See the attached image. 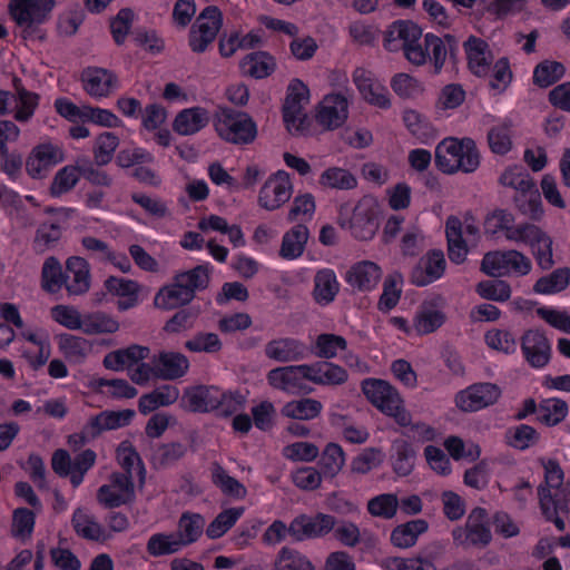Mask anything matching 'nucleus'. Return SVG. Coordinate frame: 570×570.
<instances>
[{
    "label": "nucleus",
    "mask_w": 570,
    "mask_h": 570,
    "mask_svg": "<svg viewBox=\"0 0 570 570\" xmlns=\"http://www.w3.org/2000/svg\"><path fill=\"white\" fill-rule=\"evenodd\" d=\"M544 469V481L538 487L539 505L544 519L553 522L559 531H563L566 523L561 514L569 513V501L564 493V473L554 459L540 460Z\"/></svg>",
    "instance_id": "f257e3e1"
},
{
    "label": "nucleus",
    "mask_w": 570,
    "mask_h": 570,
    "mask_svg": "<svg viewBox=\"0 0 570 570\" xmlns=\"http://www.w3.org/2000/svg\"><path fill=\"white\" fill-rule=\"evenodd\" d=\"M480 159L476 144L469 137L462 139L449 137L439 142L435 148V166L448 175L458 171L474 173L480 166Z\"/></svg>",
    "instance_id": "f03ea898"
},
{
    "label": "nucleus",
    "mask_w": 570,
    "mask_h": 570,
    "mask_svg": "<svg viewBox=\"0 0 570 570\" xmlns=\"http://www.w3.org/2000/svg\"><path fill=\"white\" fill-rule=\"evenodd\" d=\"M422 29L411 20L394 21L384 36V47L389 51L403 50L405 58L415 66L428 61V56L420 43Z\"/></svg>",
    "instance_id": "7ed1b4c3"
},
{
    "label": "nucleus",
    "mask_w": 570,
    "mask_h": 570,
    "mask_svg": "<svg viewBox=\"0 0 570 570\" xmlns=\"http://www.w3.org/2000/svg\"><path fill=\"white\" fill-rule=\"evenodd\" d=\"M214 127L222 139L236 145L250 144L257 136V127L253 118L246 112L232 108H219L216 111Z\"/></svg>",
    "instance_id": "20e7f679"
},
{
    "label": "nucleus",
    "mask_w": 570,
    "mask_h": 570,
    "mask_svg": "<svg viewBox=\"0 0 570 570\" xmlns=\"http://www.w3.org/2000/svg\"><path fill=\"white\" fill-rule=\"evenodd\" d=\"M453 542L463 549H484L492 541L489 513L484 508L476 507L469 513L464 525L452 530Z\"/></svg>",
    "instance_id": "39448f33"
},
{
    "label": "nucleus",
    "mask_w": 570,
    "mask_h": 570,
    "mask_svg": "<svg viewBox=\"0 0 570 570\" xmlns=\"http://www.w3.org/2000/svg\"><path fill=\"white\" fill-rule=\"evenodd\" d=\"M531 266V261L515 249L489 252L481 262V271L491 277H500L510 272L523 276L530 273Z\"/></svg>",
    "instance_id": "423d86ee"
},
{
    "label": "nucleus",
    "mask_w": 570,
    "mask_h": 570,
    "mask_svg": "<svg viewBox=\"0 0 570 570\" xmlns=\"http://www.w3.org/2000/svg\"><path fill=\"white\" fill-rule=\"evenodd\" d=\"M309 100V90L299 79H293L287 88L283 105V120L291 134L301 135L306 130V115L303 112L304 104Z\"/></svg>",
    "instance_id": "0eeeda50"
},
{
    "label": "nucleus",
    "mask_w": 570,
    "mask_h": 570,
    "mask_svg": "<svg viewBox=\"0 0 570 570\" xmlns=\"http://www.w3.org/2000/svg\"><path fill=\"white\" fill-rule=\"evenodd\" d=\"M336 524L337 519L332 514L317 512L309 515L303 513L291 521L289 535L297 542L324 538L334 530Z\"/></svg>",
    "instance_id": "6e6552de"
},
{
    "label": "nucleus",
    "mask_w": 570,
    "mask_h": 570,
    "mask_svg": "<svg viewBox=\"0 0 570 570\" xmlns=\"http://www.w3.org/2000/svg\"><path fill=\"white\" fill-rule=\"evenodd\" d=\"M308 375V364H301L275 367L267 373L266 377L272 387L299 395L313 392V387L306 384Z\"/></svg>",
    "instance_id": "1a4fd4ad"
},
{
    "label": "nucleus",
    "mask_w": 570,
    "mask_h": 570,
    "mask_svg": "<svg viewBox=\"0 0 570 570\" xmlns=\"http://www.w3.org/2000/svg\"><path fill=\"white\" fill-rule=\"evenodd\" d=\"M53 7L55 0H12L9 4L12 19L28 33L47 20Z\"/></svg>",
    "instance_id": "9d476101"
},
{
    "label": "nucleus",
    "mask_w": 570,
    "mask_h": 570,
    "mask_svg": "<svg viewBox=\"0 0 570 570\" xmlns=\"http://www.w3.org/2000/svg\"><path fill=\"white\" fill-rule=\"evenodd\" d=\"M501 389L493 383H475L455 396V403L464 412H475L493 405L501 396Z\"/></svg>",
    "instance_id": "9b49d317"
},
{
    "label": "nucleus",
    "mask_w": 570,
    "mask_h": 570,
    "mask_svg": "<svg viewBox=\"0 0 570 570\" xmlns=\"http://www.w3.org/2000/svg\"><path fill=\"white\" fill-rule=\"evenodd\" d=\"M293 186L289 175L278 170L267 178L259 190L258 204L266 210H275L289 200Z\"/></svg>",
    "instance_id": "f8f14e48"
},
{
    "label": "nucleus",
    "mask_w": 570,
    "mask_h": 570,
    "mask_svg": "<svg viewBox=\"0 0 570 570\" xmlns=\"http://www.w3.org/2000/svg\"><path fill=\"white\" fill-rule=\"evenodd\" d=\"M223 400V391L216 386L196 385L185 389L181 407L193 413H207L218 410Z\"/></svg>",
    "instance_id": "ddd939ff"
},
{
    "label": "nucleus",
    "mask_w": 570,
    "mask_h": 570,
    "mask_svg": "<svg viewBox=\"0 0 570 570\" xmlns=\"http://www.w3.org/2000/svg\"><path fill=\"white\" fill-rule=\"evenodd\" d=\"M377 210L370 199L363 198L348 218V230L360 240H368L379 229Z\"/></svg>",
    "instance_id": "4468645a"
},
{
    "label": "nucleus",
    "mask_w": 570,
    "mask_h": 570,
    "mask_svg": "<svg viewBox=\"0 0 570 570\" xmlns=\"http://www.w3.org/2000/svg\"><path fill=\"white\" fill-rule=\"evenodd\" d=\"M135 416L136 412L131 409L102 411L89 419L87 424L83 426L82 434L95 439L102 432L128 426Z\"/></svg>",
    "instance_id": "2eb2a0df"
},
{
    "label": "nucleus",
    "mask_w": 570,
    "mask_h": 570,
    "mask_svg": "<svg viewBox=\"0 0 570 570\" xmlns=\"http://www.w3.org/2000/svg\"><path fill=\"white\" fill-rule=\"evenodd\" d=\"M521 350L527 362L535 368L546 366L551 357V344L540 330H528L521 337Z\"/></svg>",
    "instance_id": "dca6fc26"
},
{
    "label": "nucleus",
    "mask_w": 570,
    "mask_h": 570,
    "mask_svg": "<svg viewBox=\"0 0 570 570\" xmlns=\"http://www.w3.org/2000/svg\"><path fill=\"white\" fill-rule=\"evenodd\" d=\"M347 99L340 94L326 95L320 102L316 121L325 129L333 130L341 127L347 119Z\"/></svg>",
    "instance_id": "f3484780"
},
{
    "label": "nucleus",
    "mask_w": 570,
    "mask_h": 570,
    "mask_svg": "<svg viewBox=\"0 0 570 570\" xmlns=\"http://www.w3.org/2000/svg\"><path fill=\"white\" fill-rule=\"evenodd\" d=\"M63 151L52 144L36 146L26 161V170L32 178L39 179L46 176L47 171L63 161Z\"/></svg>",
    "instance_id": "a211bd4d"
},
{
    "label": "nucleus",
    "mask_w": 570,
    "mask_h": 570,
    "mask_svg": "<svg viewBox=\"0 0 570 570\" xmlns=\"http://www.w3.org/2000/svg\"><path fill=\"white\" fill-rule=\"evenodd\" d=\"M83 90L94 98L108 97L118 85L117 76L105 68L87 67L81 71Z\"/></svg>",
    "instance_id": "6ab92c4d"
},
{
    "label": "nucleus",
    "mask_w": 570,
    "mask_h": 570,
    "mask_svg": "<svg viewBox=\"0 0 570 570\" xmlns=\"http://www.w3.org/2000/svg\"><path fill=\"white\" fill-rule=\"evenodd\" d=\"M362 391L367 400L381 412H390L401 399L399 392L386 381L379 379H365L362 382Z\"/></svg>",
    "instance_id": "aec40b11"
},
{
    "label": "nucleus",
    "mask_w": 570,
    "mask_h": 570,
    "mask_svg": "<svg viewBox=\"0 0 570 570\" xmlns=\"http://www.w3.org/2000/svg\"><path fill=\"white\" fill-rule=\"evenodd\" d=\"M444 254L440 249L430 250L420 259L411 272V282L416 286H425L439 279L445 271Z\"/></svg>",
    "instance_id": "412c9836"
},
{
    "label": "nucleus",
    "mask_w": 570,
    "mask_h": 570,
    "mask_svg": "<svg viewBox=\"0 0 570 570\" xmlns=\"http://www.w3.org/2000/svg\"><path fill=\"white\" fill-rule=\"evenodd\" d=\"M155 377L160 380H176L184 376L189 368L188 358L178 352H160L154 355Z\"/></svg>",
    "instance_id": "4be33fe9"
},
{
    "label": "nucleus",
    "mask_w": 570,
    "mask_h": 570,
    "mask_svg": "<svg viewBox=\"0 0 570 570\" xmlns=\"http://www.w3.org/2000/svg\"><path fill=\"white\" fill-rule=\"evenodd\" d=\"M66 289L69 295H83L90 288V268L83 257L71 256L66 262Z\"/></svg>",
    "instance_id": "5701e85b"
},
{
    "label": "nucleus",
    "mask_w": 570,
    "mask_h": 570,
    "mask_svg": "<svg viewBox=\"0 0 570 570\" xmlns=\"http://www.w3.org/2000/svg\"><path fill=\"white\" fill-rule=\"evenodd\" d=\"M265 355L281 363L296 362L305 357V346L295 338H277L265 345Z\"/></svg>",
    "instance_id": "b1692460"
},
{
    "label": "nucleus",
    "mask_w": 570,
    "mask_h": 570,
    "mask_svg": "<svg viewBox=\"0 0 570 570\" xmlns=\"http://www.w3.org/2000/svg\"><path fill=\"white\" fill-rule=\"evenodd\" d=\"M381 276L382 272L379 265L370 261H363L350 268L346 273V282L354 289L365 292L374 288Z\"/></svg>",
    "instance_id": "393cba45"
},
{
    "label": "nucleus",
    "mask_w": 570,
    "mask_h": 570,
    "mask_svg": "<svg viewBox=\"0 0 570 570\" xmlns=\"http://www.w3.org/2000/svg\"><path fill=\"white\" fill-rule=\"evenodd\" d=\"M353 81L366 101L381 108L390 107V99L385 94V88L374 81L371 72L363 68H357L353 73Z\"/></svg>",
    "instance_id": "a878e982"
},
{
    "label": "nucleus",
    "mask_w": 570,
    "mask_h": 570,
    "mask_svg": "<svg viewBox=\"0 0 570 570\" xmlns=\"http://www.w3.org/2000/svg\"><path fill=\"white\" fill-rule=\"evenodd\" d=\"M463 46L470 70L478 77L487 76L491 65L489 45L481 38L470 36Z\"/></svg>",
    "instance_id": "bb28decb"
},
{
    "label": "nucleus",
    "mask_w": 570,
    "mask_h": 570,
    "mask_svg": "<svg viewBox=\"0 0 570 570\" xmlns=\"http://www.w3.org/2000/svg\"><path fill=\"white\" fill-rule=\"evenodd\" d=\"M208 122V111L202 107H193L177 114L173 122V129L179 135L189 136L198 132Z\"/></svg>",
    "instance_id": "cd10ccee"
},
{
    "label": "nucleus",
    "mask_w": 570,
    "mask_h": 570,
    "mask_svg": "<svg viewBox=\"0 0 570 570\" xmlns=\"http://www.w3.org/2000/svg\"><path fill=\"white\" fill-rule=\"evenodd\" d=\"M308 381L317 385H341L347 381V372L326 361L308 364Z\"/></svg>",
    "instance_id": "c85d7f7f"
},
{
    "label": "nucleus",
    "mask_w": 570,
    "mask_h": 570,
    "mask_svg": "<svg viewBox=\"0 0 570 570\" xmlns=\"http://www.w3.org/2000/svg\"><path fill=\"white\" fill-rule=\"evenodd\" d=\"M448 240V256L454 264H461L466 259L468 246L462 237V223L455 216H450L445 224Z\"/></svg>",
    "instance_id": "c756f323"
},
{
    "label": "nucleus",
    "mask_w": 570,
    "mask_h": 570,
    "mask_svg": "<svg viewBox=\"0 0 570 570\" xmlns=\"http://www.w3.org/2000/svg\"><path fill=\"white\" fill-rule=\"evenodd\" d=\"M390 460L393 471L399 476H407L414 469L416 451L407 441L395 440L391 445Z\"/></svg>",
    "instance_id": "7c9ffc66"
},
{
    "label": "nucleus",
    "mask_w": 570,
    "mask_h": 570,
    "mask_svg": "<svg viewBox=\"0 0 570 570\" xmlns=\"http://www.w3.org/2000/svg\"><path fill=\"white\" fill-rule=\"evenodd\" d=\"M62 237V225L60 219L55 222H42L36 229L32 239V249L36 254H45L55 249Z\"/></svg>",
    "instance_id": "2f4dec72"
},
{
    "label": "nucleus",
    "mask_w": 570,
    "mask_h": 570,
    "mask_svg": "<svg viewBox=\"0 0 570 570\" xmlns=\"http://www.w3.org/2000/svg\"><path fill=\"white\" fill-rule=\"evenodd\" d=\"M340 291V283L333 269H320L314 276L313 297L316 303L327 305L333 302Z\"/></svg>",
    "instance_id": "473e14b6"
},
{
    "label": "nucleus",
    "mask_w": 570,
    "mask_h": 570,
    "mask_svg": "<svg viewBox=\"0 0 570 570\" xmlns=\"http://www.w3.org/2000/svg\"><path fill=\"white\" fill-rule=\"evenodd\" d=\"M308 236L309 232L305 225H295L284 234L279 256L284 259H296L302 256L308 240Z\"/></svg>",
    "instance_id": "72a5a7b5"
},
{
    "label": "nucleus",
    "mask_w": 570,
    "mask_h": 570,
    "mask_svg": "<svg viewBox=\"0 0 570 570\" xmlns=\"http://www.w3.org/2000/svg\"><path fill=\"white\" fill-rule=\"evenodd\" d=\"M429 523L424 519H415L403 524H399L391 532V542L400 549L413 547L420 534L426 532Z\"/></svg>",
    "instance_id": "f704fd0d"
},
{
    "label": "nucleus",
    "mask_w": 570,
    "mask_h": 570,
    "mask_svg": "<svg viewBox=\"0 0 570 570\" xmlns=\"http://www.w3.org/2000/svg\"><path fill=\"white\" fill-rule=\"evenodd\" d=\"M276 62L273 56L266 51L248 53L240 61L243 72L255 79H263L274 72Z\"/></svg>",
    "instance_id": "c9c22d12"
},
{
    "label": "nucleus",
    "mask_w": 570,
    "mask_h": 570,
    "mask_svg": "<svg viewBox=\"0 0 570 570\" xmlns=\"http://www.w3.org/2000/svg\"><path fill=\"white\" fill-rule=\"evenodd\" d=\"M179 397V390L174 385H163L150 393L140 396L139 412L148 414L160 406L174 404Z\"/></svg>",
    "instance_id": "e433bc0d"
},
{
    "label": "nucleus",
    "mask_w": 570,
    "mask_h": 570,
    "mask_svg": "<svg viewBox=\"0 0 570 570\" xmlns=\"http://www.w3.org/2000/svg\"><path fill=\"white\" fill-rule=\"evenodd\" d=\"M212 482L226 497L242 500L247 495V490L238 480L230 476L227 471L218 463L210 464Z\"/></svg>",
    "instance_id": "4c0bfd02"
},
{
    "label": "nucleus",
    "mask_w": 570,
    "mask_h": 570,
    "mask_svg": "<svg viewBox=\"0 0 570 570\" xmlns=\"http://www.w3.org/2000/svg\"><path fill=\"white\" fill-rule=\"evenodd\" d=\"M174 282L159 289L156 294L154 303L155 306L165 311H171L189 304L194 298L189 292L178 287V283Z\"/></svg>",
    "instance_id": "58836bf2"
},
{
    "label": "nucleus",
    "mask_w": 570,
    "mask_h": 570,
    "mask_svg": "<svg viewBox=\"0 0 570 570\" xmlns=\"http://www.w3.org/2000/svg\"><path fill=\"white\" fill-rule=\"evenodd\" d=\"M323 405L315 399H301L287 402L281 410L285 417L308 421L317 417L322 412Z\"/></svg>",
    "instance_id": "ea45409f"
},
{
    "label": "nucleus",
    "mask_w": 570,
    "mask_h": 570,
    "mask_svg": "<svg viewBox=\"0 0 570 570\" xmlns=\"http://www.w3.org/2000/svg\"><path fill=\"white\" fill-rule=\"evenodd\" d=\"M174 277L178 287L189 292L193 298H195L197 291L207 288L210 279L207 265H197L187 272L176 274Z\"/></svg>",
    "instance_id": "a19ab883"
},
{
    "label": "nucleus",
    "mask_w": 570,
    "mask_h": 570,
    "mask_svg": "<svg viewBox=\"0 0 570 570\" xmlns=\"http://www.w3.org/2000/svg\"><path fill=\"white\" fill-rule=\"evenodd\" d=\"M174 277L178 287L189 292L193 298H195L197 291L207 288L210 279L207 265H197L187 272L176 274Z\"/></svg>",
    "instance_id": "79ce46f5"
},
{
    "label": "nucleus",
    "mask_w": 570,
    "mask_h": 570,
    "mask_svg": "<svg viewBox=\"0 0 570 570\" xmlns=\"http://www.w3.org/2000/svg\"><path fill=\"white\" fill-rule=\"evenodd\" d=\"M66 272L57 257L46 258L41 269V287L50 294L58 293L66 285Z\"/></svg>",
    "instance_id": "37998d69"
},
{
    "label": "nucleus",
    "mask_w": 570,
    "mask_h": 570,
    "mask_svg": "<svg viewBox=\"0 0 570 570\" xmlns=\"http://www.w3.org/2000/svg\"><path fill=\"white\" fill-rule=\"evenodd\" d=\"M187 452V446L180 442L164 443L157 445L151 454V464L161 470L174 465Z\"/></svg>",
    "instance_id": "c03bdc74"
},
{
    "label": "nucleus",
    "mask_w": 570,
    "mask_h": 570,
    "mask_svg": "<svg viewBox=\"0 0 570 570\" xmlns=\"http://www.w3.org/2000/svg\"><path fill=\"white\" fill-rule=\"evenodd\" d=\"M346 347L347 342L343 336L323 333L315 338L311 351L318 358L330 360L337 355L338 350L345 351Z\"/></svg>",
    "instance_id": "a18cd8bd"
},
{
    "label": "nucleus",
    "mask_w": 570,
    "mask_h": 570,
    "mask_svg": "<svg viewBox=\"0 0 570 570\" xmlns=\"http://www.w3.org/2000/svg\"><path fill=\"white\" fill-rule=\"evenodd\" d=\"M445 320L442 311L423 305L414 317L413 327L419 335H425L440 328Z\"/></svg>",
    "instance_id": "49530a36"
},
{
    "label": "nucleus",
    "mask_w": 570,
    "mask_h": 570,
    "mask_svg": "<svg viewBox=\"0 0 570 570\" xmlns=\"http://www.w3.org/2000/svg\"><path fill=\"white\" fill-rule=\"evenodd\" d=\"M570 284V268L560 267L554 269L551 274L540 277L533 291L539 294H553L562 292Z\"/></svg>",
    "instance_id": "de8ad7c7"
},
{
    "label": "nucleus",
    "mask_w": 570,
    "mask_h": 570,
    "mask_svg": "<svg viewBox=\"0 0 570 570\" xmlns=\"http://www.w3.org/2000/svg\"><path fill=\"white\" fill-rule=\"evenodd\" d=\"M71 523L78 535L87 540L99 541L102 539L104 529L94 515L85 513L81 509L73 512Z\"/></svg>",
    "instance_id": "09e8293b"
},
{
    "label": "nucleus",
    "mask_w": 570,
    "mask_h": 570,
    "mask_svg": "<svg viewBox=\"0 0 570 570\" xmlns=\"http://www.w3.org/2000/svg\"><path fill=\"white\" fill-rule=\"evenodd\" d=\"M205 525V520L197 513H183L178 522V533L176 534L183 547L195 542Z\"/></svg>",
    "instance_id": "8fccbe9b"
},
{
    "label": "nucleus",
    "mask_w": 570,
    "mask_h": 570,
    "mask_svg": "<svg viewBox=\"0 0 570 570\" xmlns=\"http://www.w3.org/2000/svg\"><path fill=\"white\" fill-rule=\"evenodd\" d=\"M320 184L326 188L348 190L357 186V179L345 168L331 167L323 171Z\"/></svg>",
    "instance_id": "3c124183"
},
{
    "label": "nucleus",
    "mask_w": 570,
    "mask_h": 570,
    "mask_svg": "<svg viewBox=\"0 0 570 570\" xmlns=\"http://www.w3.org/2000/svg\"><path fill=\"white\" fill-rule=\"evenodd\" d=\"M568 404L560 399L543 400L539 403L538 421L547 426H553L564 420Z\"/></svg>",
    "instance_id": "603ef678"
},
{
    "label": "nucleus",
    "mask_w": 570,
    "mask_h": 570,
    "mask_svg": "<svg viewBox=\"0 0 570 570\" xmlns=\"http://www.w3.org/2000/svg\"><path fill=\"white\" fill-rule=\"evenodd\" d=\"M59 347L67 360L76 364L81 363L90 351V344L86 338L71 334L60 335Z\"/></svg>",
    "instance_id": "864d4df0"
},
{
    "label": "nucleus",
    "mask_w": 570,
    "mask_h": 570,
    "mask_svg": "<svg viewBox=\"0 0 570 570\" xmlns=\"http://www.w3.org/2000/svg\"><path fill=\"white\" fill-rule=\"evenodd\" d=\"M119 146V138L110 131L100 134L95 141L92 148L94 160L97 166L108 165L114 157V154Z\"/></svg>",
    "instance_id": "5fc2aeb1"
},
{
    "label": "nucleus",
    "mask_w": 570,
    "mask_h": 570,
    "mask_svg": "<svg viewBox=\"0 0 570 570\" xmlns=\"http://www.w3.org/2000/svg\"><path fill=\"white\" fill-rule=\"evenodd\" d=\"M343 449L336 443H328L320 459L321 472L324 476L334 478L344 466Z\"/></svg>",
    "instance_id": "6e6d98bb"
},
{
    "label": "nucleus",
    "mask_w": 570,
    "mask_h": 570,
    "mask_svg": "<svg viewBox=\"0 0 570 570\" xmlns=\"http://www.w3.org/2000/svg\"><path fill=\"white\" fill-rule=\"evenodd\" d=\"M566 72V68L561 62L544 60L537 65L533 71V82L547 88L560 80Z\"/></svg>",
    "instance_id": "4d7b16f0"
},
{
    "label": "nucleus",
    "mask_w": 570,
    "mask_h": 570,
    "mask_svg": "<svg viewBox=\"0 0 570 570\" xmlns=\"http://www.w3.org/2000/svg\"><path fill=\"white\" fill-rule=\"evenodd\" d=\"M243 512V508H230L222 511L207 527V537L210 539L223 537L237 522Z\"/></svg>",
    "instance_id": "13d9d810"
},
{
    "label": "nucleus",
    "mask_w": 570,
    "mask_h": 570,
    "mask_svg": "<svg viewBox=\"0 0 570 570\" xmlns=\"http://www.w3.org/2000/svg\"><path fill=\"white\" fill-rule=\"evenodd\" d=\"M403 281L401 273H393L389 275L383 285V293L379 301V309L382 312H389L396 306L401 297L402 289L399 286Z\"/></svg>",
    "instance_id": "bf43d9fd"
},
{
    "label": "nucleus",
    "mask_w": 570,
    "mask_h": 570,
    "mask_svg": "<svg viewBox=\"0 0 570 570\" xmlns=\"http://www.w3.org/2000/svg\"><path fill=\"white\" fill-rule=\"evenodd\" d=\"M183 547L176 534L156 533L147 542V551L153 557L173 554Z\"/></svg>",
    "instance_id": "052dcab7"
},
{
    "label": "nucleus",
    "mask_w": 570,
    "mask_h": 570,
    "mask_svg": "<svg viewBox=\"0 0 570 570\" xmlns=\"http://www.w3.org/2000/svg\"><path fill=\"white\" fill-rule=\"evenodd\" d=\"M539 439L540 436L535 429L527 424L511 428L505 433L507 443L518 450L528 449L529 446L535 444Z\"/></svg>",
    "instance_id": "680f3d73"
},
{
    "label": "nucleus",
    "mask_w": 570,
    "mask_h": 570,
    "mask_svg": "<svg viewBox=\"0 0 570 570\" xmlns=\"http://www.w3.org/2000/svg\"><path fill=\"white\" fill-rule=\"evenodd\" d=\"M532 254L542 269H550L554 262L552 257V239L541 228L535 239L530 243Z\"/></svg>",
    "instance_id": "e2e57ef3"
},
{
    "label": "nucleus",
    "mask_w": 570,
    "mask_h": 570,
    "mask_svg": "<svg viewBox=\"0 0 570 570\" xmlns=\"http://www.w3.org/2000/svg\"><path fill=\"white\" fill-rule=\"evenodd\" d=\"M95 164V160H91L87 156H80L77 158V168L80 176H82L89 183L97 186H110L111 178L110 176L99 168Z\"/></svg>",
    "instance_id": "0e129e2a"
},
{
    "label": "nucleus",
    "mask_w": 570,
    "mask_h": 570,
    "mask_svg": "<svg viewBox=\"0 0 570 570\" xmlns=\"http://www.w3.org/2000/svg\"><path fill=\"white\" fill-rule=\"evenodd\" d=\"M476 293L484 299L505 302L511 296V287L505 281L489 279L476 285Z\"/></svg>",
    "instance_id": "69168bd1"
},
{
    "label": "nucleus",
    "mask_w": 570,
    "mask_h": 570,
    "mask_svg": "<svg viewBox=\"0 0 570 570\" xmlns=\"http://www.w3.org/2000/svg\"><path fill=\"white\" fill-rule=\"evenodd\" d=\"M79 180L77 161L73 166H65L56 175L50 186L52 196H60L70 191Z\"/></svg>",
    "instance_id": "338daca9"
},
{
    "label": "nucleus",
    "mask_w": 570,
    "mask_h": 570,
    "mask_svg": "<svg viewBox=\"0 0 570 570\" xmlns=\"http://www.w3.org/2000/svg\"><path fill=\"white\" fill-rule=\"evenodd\" d=\"M185 347L196 353H218L223 343L216 333L199 332L185 342Z\"/></svg>",
    "instance_id": "774afa93"
}]
</instances>
